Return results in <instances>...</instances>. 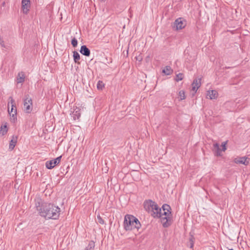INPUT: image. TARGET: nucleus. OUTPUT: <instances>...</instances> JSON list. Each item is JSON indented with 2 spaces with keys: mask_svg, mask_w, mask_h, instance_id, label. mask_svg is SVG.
I'll return each mask as SVG.
<instances>
[{
  "mask_svg": "<svg viewBox=\"0 0 250 250\" xmlns=\"http://www.w3.org/2000/svg\"><path fill=\"white\" fill-rule=\"evenodd\" d=\"M17 142V138L14 136H13L12 139H11L9 149L10 150H12L15 147Z\"/></svg>",
  "mask_w": 250,
  "mask_h": 250,
  "instance_id": "nucleus-18",
  "label": "nucleus"
},
{
  "mask_svg": "<svg viewBox=\"0 0 250 250\" xmlns=\"http://www.w3.org/2000/svg\"><path fill=\"white\" fill-rule=\"evenodd\" d=\"M162 72L167 75H169L172 73V69L170 66H167L163 69Z\"/></svg>",
  "mask_w": 250,
  "mask_h": 250,
  "instance_id": "nucleus-19",
  "label": "nucleus"
},
{
  "mask_svg": "<svg viewBox=\"0 0 250 250\" xmlns=\"http://www.w3.org/2000/svg\"><path fill=\"white\" fill-rule=\"evenodd\" d=\"M229 250H234L232 249H229Z\"/></svg>",
  "mask_w": 250,
  "mask_h": 250,
  "instance_id": "nucleus-33",
  "label": "nucleus"
},
{
  "mask_svg": "<svg viewBox=\"0 0 250 250\" xmlns=\"http://www.w3.org/2000/svg\"><path fill=\"white\" fill-rule=\"evenodd\" d=\"M227 144V142H224L222 144V151H225L227 149V147H226Z\"/></svg>",
  "mask_w": 250,
  "mask_h": 250,
  "instance_id": "nucleus-28",
  "label": "nucleus"
},
{
  "mask_svg": "<svg viewBox=\"0 0 250 250\" xmlns=\"http://www.w3.org/2000/svg\"><path fill=\"white\" fill-rule=\"evenodd\" d=\"M74 61L75 62H77L80 59V56L78 52L77 51L73 52Z\"/></svg>",
  "mask_w": 250,
  "mask_h": 250,
  "instance_id": "nucleus-21",
  "label": "nucleus"
},
{
  "mask_svg": "<svg viewBox=\"0 0 250 250\" xmlns=\"http://www.w3.org/2000/svg\"><path fill=\"white\" fill-rule=\"evenodd\" d=\"M136 59L138 60L139 61H141L142 60V57L140 56H139L136 57Z\"/></svg>",
  "mask_w": 250,
  "mask_h": 250,
  "instance_id": "nucleus-31",
  "label": "nucleus"
},
{
  "mask_svg": "<svg viewBox=\"0 0 250 250\" xmlns=\"http://www.w3.org/2000/svg\"><path fill=\"white\" fill-rule=\"evenodd\" d=\"M72 115L74 120L79 119L81 116L80 109L77 106L74 107Z\"/></svg>",
  "mask_w": 250,
  "mask_h": 250,
  "instance_id": "nucleus-14",
  "label": "nucleus"
},
{
  "mask_svg": "<svg viewBox=\"0 0 250 250\" xmlns=\"http://www.w3.org/2000/svg\"><path fill=\"white\" fill-rule=\"evenodd\" d=\"M61 158L62 156H60L55 159L47 161L45 163L46 168L49 169H52L60 163Z\"/></svg>",
  "mask_w": 250,
  "mask_h": 250,
  "instance_id": "nucleus-5",
  "label": "nucleus"
},
{
  "mask_svg": "<svg viewBox=\"0 0 250 250\" xmlns=\"http://www.w3.org/2000/svg\"><path fill=\"white\" fill-rule=\"evenodd\" d=\"M186 98L185 91L183 90H181L178 93V98L179 100H183L185 99Z\"/></svg>",
  "mask_w": 250,
  "mask_h": 250,
  "instance_id": "nucleus-23",
  "label": "nucleus"
},
{
  "mask_svg": "<svg viewBox=\"0 0 250 250\" xmlns=\"http://www.w3.org/2000/svg\"><path fill=\"white\" fill-rule=\"evenodd\" d=\"M193 243H191V247H193Z\"/></svg>",
  "mask_w": 250,
  "mask_h": 250,
  "instance_id": "nucleus-32",
  "label": "nucleus"
},
{
  "mask_svg": "<svg viewBox=\"0 0 250 250\" xmlns=\"http://www.w3.org/2000/svg\"><path fill=\"white\" fill-rule=\"evenodd\" d=\"M95 247V243L93 241H90L88 245L85 248V250H93Z\"/></svg>",
  "mask_w": 250,
  "mask_h": 250,
  "instance_id": "nucleus-22",
  "label": "nucleus"
},
{
  "mask_svg": "<svg viewBox=\"0 0 250 250\" xmlns=\"http://www.w3.org/2000/svg\"><path fill=\"white\" fill-rule=\"evenodd\" d=\"M201 79H195L192 83V90L195 93L201 86Z\"/></svg>",
  "mask_w": 250,
  "mask_h": 250,
  "instance_id": "nucleus-13",
  "label": "nucleus"
},
{
  "mask_svg": "<svg viewBox=\"0 0 250 250\" xmlns=\"http://www.w3.org/2000/svg\"><path fill=\"white\" fill-rule=\"evenodd\" d=\"M98 222L100 224H103L104 223V220L102 219V218L100 216H98Z\"/></svg>",
  "mask_w": 250,
  "mask_h": 250,
  "instance_id": "nucleus-29",
  "label": "nucleus"
},
{
  "mask_svg": "<svg viewBox=\"0 0 250 250\" xmlns=\"http://www.w3.org/2000/svg\"><path fill=\"white\" fill-rule=\"evenodd\" d=\"M156 209H153L150 213L153 217L159 218L163 213V209L159 208L156 204Z\"/></svg>",
  "mask_w": 250,
  "mask_h": 250,
  "instance_id": "nucleus-12",
  "label": "nucleus"
},
{
  "mask_svg": "<svg viewBox=\"0 0 250 250\" xmlns=\"http://www.w3.org/2000/svg\"><path fill=\"white\" fill-rule=\"evenodd\" d=\"M213 150L214 151L215 155L218 156H222L221 150L220 148L219 144L217 143H214L213 145Z\"/></svg>",
  "mask_w": 250,
  "mask_h": 250,
  "instance_id": "nucleus-15",
  "label": "nucleus"
},
{
  "mask_svg": "<svg viewBox=\"0 0 250 250\" xmlns=\"http://www.w3.org/2000/svg\"><path fill=\"white\" fill-rule=\"evenodd\" d=\"M104 87V83L101 81H99L97 83V87L98 89L102 90Z\"/></svg>",
  "mask_w": 250,
  "mask_h": 250,
  "instance_id": "nucleus-24",
  "label": "nucleus"
},
{
  "mask_svg": "<svg viewBox=\"0 0 250 250\" xmlns=\"http://www.w3.org/2000/svg\"><path fill=\"white\" fill-rule=\"evenodd\" d=\"M8 131L7 127L6 125H2L0 127V134L1 135H5Z\"/></svg>",
  "mask_w": 250,
  "mask_h": 250,
  "instance_id": "nucleus-20",
  "label": "nucleus"
},
{
  "mask_svg": "<svg viewBox=\"0 0 250 250\" xmlns=\"http://www.w3.org/2000/svg\"><path fill=\"white\" fill-rule=\"evenodd\" d=\"M8 111L10 117L11 122L15 123L17 120V108L16 106H11L10 110L9 107H8Z\"/></svg>",
  "mask_w": 250,
  "mask_h": 250,
  "instance_id": "nucleus-7",
  "label": "nucleus"
},
{
  "mask_svg": "<svg viewBox=\"0 0 250 250\" xmlns=\"http://www.w3.org/2000/svg\"><path fill=\"white\" fill-rule=\"evenodd\" d=\"M186 26V23L182 18H178L174 22V27L176 30H181L184 28Z\"/></svg>",
  "mask_w": 250,
  "mask_h": 250,
  "instance_id": "nucleus-8",
  "label": "nucleus"
},
{
  "mask_svg": "<svg viewBox=\"0 0 250 250\" xmlns=\"http://www.w3.org/2000/svg\"><path fill=\"white\" fill-rule=\"evenodd\" d=\"M25 80V75L23 72H20L16 79V81L18 83H22Z\"/></svg>",
  "mask_w": 250,
  "mask_h": 250,
  "instance_id": "nucleus-17",
  "label": "nucleus"
},
{
  "mask_svg": "<svg viewBox=\"0 0 250 250\" xmlns=\"http://www.w3.org/2000/svg\"><path fill=\"white\" fill-rule=\"evenodd\" d=\"M37 210L40 215L47 219H57L60 215V208L53 204L39 201L36 203Z\"/></svg>",
  "mask_w": 250,
  "mask_h": 250,
  "instance_id": "nucleus-1",
  "label": "nucleus"
},
{
  "mask_svg": "<svg viewBox=\"0 0 250 250\" xmlns=\"http://www.w3.org/2000/svg\"><path fill=\"white\" fill-rule=\"evenodd\" d=\"M80 52L81 53L85 56H89L90 54V50L86 47V45L82 46Z\"/></svg>",
  "mask_w": 250,
  "mask_h": 250,
  "instance_id": "nucleus-16",
  "label": "nucleus"
},
{
  "mask_svg": "<svg viewBox=\"0 0 250 250\" xmlns=\"http://www.w3.org/2000/svg\"><path fill=\"white\" fill-rule=\"evenodd\" d=\"M248 158L246 157H237L234 159V162L237 164H243L247 166L249 164Z\"/></svg>",
  "mask_w": 250,
  "mask_h": 250,
  "instance_id": "nucleus-9",
  "label": "nucleus"
},
{
  "mask_svg": "<svg viewBox=\"0 0 250 250\" xmlns=\"http://www.w3.org/2000/svg\"><path fill=\"white\" fill-rule=\"evenodd\" d=\"M218 97V93L215 90H208L207 91V97L210 100L216 99Z\"/></svg>",
  "mask_w": 250,
  "mask_h": 250,
  "instance_id": "nucleus-11",
  "label": "nucleus"
},
{
  "mask_svg": "<svg viewBox=\"0 0 250 250\" xmlns=\"http://www.w3.org/2000/svg\"><path fill=\"white\" fill-rule=\"evenodd\" d=\"M183 79V74L182 73H179L176 75L175 80L176 81H179L182 80Z\"/></svg>",
  "mask_w": 250,
  "mask_h": 250,
  "instance_id": "nucleus-26",
  "label": "nucleus"
},
{
  "mask_svg": "<svg viewBox=\"0 0 250 250\" xmlns=\"http://www.w3.org/2000/svg\"><path fill=\"white\" fill-rule=\"evenodd\" d=\"M33 109L32 100L29 95H26L23 99V110L27 113L31 112Z\"/></svg>",
  "mask_w": 250,
  "mask_h": 250,
  "instance_id": "nucleus-4",
  "label": "nucleus"
},
{
  "mask_svg": "<svg viewBox=\"0 0 250 250\" xmlns=\"http://www.w3.org/2000/svg\"><path fill=\"white\" fill-rule=\"evenodd\" d=\"M22 10L23 13L27 14L30 8V0H22Z\"/></svg>",
  "mask_w": 250,
  "mask_h": 250,
  "instance_id": "nucleus-10",
  "label": "nucleus"
},
{
  "mask_svg": "<svg viewBox=\"0 0 250 250\" xmlns=\"http://www.w3.org/2000/svg\"><path fill=\"white\" fill-rule=\"evenodd\" d=\"M10 105H11V106H15V100L13 99V98L12 97H10L9 98V102L8 103V106L9 107Z\"/></svg>",
  "mask_w": 250,
  "mask_h": 250,
  "instance_id": "nucleus-25",
  "label": "nucleus"
},
{
  "mask_svg": "<svg viewBox=\"0 0 250 250\" xmlns=\"http://www.w3.org/2000/svg\"><path fill=\"white\" fill-rule=\"evenodd\" d=\"M163 213L159 218H161V223L164 227H168L172 223V215L170 211V207L167 204L162 207Z\"/></svg>",
  "mask_w": 250,
  "mask_h": 250,
  "instance_id": "nucleus-3",
  "label": "nucleus"
},
{
  "mask_svg": "<svg viewBox=\"0 0 250 250\" xmlns=\"http://www.w3.org/2000/svg\"><path fill=\"white\" fill-rule=\"evenodd\" d=\"M71 44L74 47H76L78 44V41L76 38H73L71 41Z\"/></svg>",
  "mask_w": 250,
  "mask_h": 250,
  "instance_id": "nucleus-27",
  "label": "nucleus"
},
{
  "mask_svg": "<svg viewBox=\"0 0 250 250\" xmlns=\"http://www.w3.org/2000/svg\"><path fill=\"white\" fill-rule=\"evenodd\" d=\"M124 227L125 230H137L141 227L138 219L131 215H126L124 221Z\"/></svg>",
  "mask_w": 250,
  "mask_h": 250,
  "instance_id": "nucleus-2",
  "label": "nucleus"
},
{
  "mask_svg": "<svg viewBox=\"0 0 250 250\" xmlns=\"http://www.w3.org/2000/svg\"><path fill=\"white\" fill-rule=\"evenodd\" d=\"M0 44L2 47L7 48V46L4 44V42H0Z\"/></svg>",
  "mask_w": 250,
  "mask_h": 250,
  "instance_id": "nucleus-30",
  "label": "nucleus"
},
{
  "mask_svg": "<svg viewBox=\"0 0 250 250\" xmlns=\"http://www.w3.org/2000/svg\"><path fill=\"white\" fill-rule=\"evenodd\" d=\"M156 204L152 201L149 200L144 203V208L149 213H150L153 209H156Z\"/></svg>",
  "mask_w": 250,
  "mask_h": 250,
  "instance_id": "nucleus-6",
  "label": "nucleus"
}]
</instances>
